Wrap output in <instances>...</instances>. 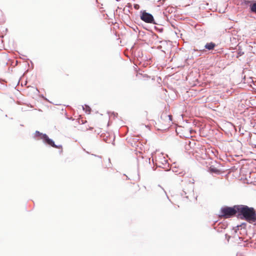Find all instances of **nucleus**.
Returning a JSON list of instances; mask_svg holds the SVG:
<instances>
[{
	"mask_svg": "<svg viewBox=\"0 0 256 256\" xmlns=\"http://www.w3.org/2000/svg\"><path fill=\"white\" fill-rule=\"evenodd\" d=\"M238 216L249 223L256 222V212L254 208L245 205H239Z\"/></svg>",
	"mask_w": 256,
	"mask_h": 256,
	"instance_id": "obj_1",
	"label": "nucleus"
},
{
	"mask_svg": "<svg viewBox=\"0 0 256 256\" xmlns=\"http://www.w3.org/2000/svg\"><path fill=\"white\" fill-rule=\"evenodd\" d=\"M172 115L168 113H162L160 118L156 122L158 129L164 130L168 128L172 124Z\"/></svg>",
	"mask_w": 256,
	"mask_h": 256,
	"instance_id": "obj_2",
	"label": "nucleus"
},
{
	"mask_svg": "<svg viewBox=\"0 0 256 256\" xmlns=\"http://www.w3.org/2000/svg\"><path fill=\"white\" fill-rule=\"evenodd\" d=\"M239 205L234 206L233 207H224L221 209L220 216L224 218H229L234 216L238 212Z\"/></svg>",
	"mask_w": 256,
	"mask_h": 256,
	"instance_id": "obj_3",
	"label": "nucleus"
},
{
	"mask_svg": "<svg viewBox=\"0 0 256 256\" xmlns=\"http://www.w3.org/2000/svg\"><path fill=\"white\" fill-rule=\"evenodd\" d=\"M140 19L147 23L154 24V18L153 16L145 11L140 12Z\"/></svg>",
	"mask_w": 256,
	"mask_h": 256,
	"instance_id": "obj_4",
	"label": "nucleus"
},
{
	"mask_svg": "<svg viewBox=\"0 0 256 256\" xmlns=\"http://www.w3.org/2000/svg\"><path fill=\"white\" fill-rule=\"evenodd\" d=\"M42 140H44V142H46L48 144L52 146V147H54V148H59V149H62V146H61V145H60V146L56 145L54 144V142L52 140L50 139L46 134H44L42 136Z\"/></svg>",
	"mask_w": 256,
	"mask_h": 256,
	"instance_id": "obj_5",
	"label": "nucleus"
},
{
	"mask_svg": "<svg viewBox=\"0 0 256 256\" xmlns=\"http://www.w3.org/2000/svg\"><path fill=\"white\" fill-rule=\"evenodd\" d=\"M134 193H137L139 191H141L140 192H143L144 190H146V187L144 186H142V188H140V186L136 184V185H134Z\"/></svg>",
	"mask_w": 256,
	"mask_h": 256,
	"instance_id": "obj_6",
	"label": "nucleus"
},
{
	"mask_svg": "<svg viewBox=\"0 0 256 256\" xmlns=\"http://www.w3.org/2000/svg\"><path fill=\"white\" fill-rule=\"evenodd\" d=\"M209 171L210 173H214L216 174H220V170H219L216 168L214 167V166H211L209 168Z\"/></svg>",
	"mask_w": 256,
	"mask_h": 256,
	"instance_id": "obj_7",
	"label": "nucleus"
},
{
	"mask_svg": "<svg viewBox=\"0 0 256 256\" xmlns=\"http://www.w3.org/2000/svg\"><path fill=\"white\" fill-rule=\"evenodd\" d=\"M215 46L216 45L214 43L210 42V43H207L205 45V48H206L208 50H212L215 47Z\"/></svg>",
	"mask_w": 256,
	"mask_h": 256,
	"instance_id": "obj_8",
	"label": "nucleus"
},
{
	"mask_svg": "<svg viewBox=\"0 0 256 256\" xmlns=\"http://www.w3.org/2000/svg\"><path fill=\"white\" fill-rule=\"evenodd\" d=\"M44 134H42V133H40L38 131H36L35 134H34V136H35V137H40V139H42V136Z\"/></svg>",
	"mask_w": 256,
	"mask_h": 256,
	"instance_id": "obj_9",
	"label": "nucleus"
},
{
	"mask_svg": "<svg viewBox=\"0 0 256 256\" xmlns=\"http://www.w3.org/2000/svg\"><path fill=\"white\" fill-rule=\"evenodd\" d=\"M250 10L252 12L256 13V3L250 6Z\"/></svg>",
	"mask_w": 256,
	"mask_h": 256,
	"instance_id": "obj_10",
	"label": "nucleus"
},
{
	"mask_svg": "<svg viewBox=\"0 0 256 256\" xmlns=\"http://www.w3.org/2000/svg\"><path fill=\"white\" fill-rule=\"evenodd\" d=\"M82 108L84 110H85L86 112H90V108L88 106H82Z\"/></svg>",
	"mask_w": 256,
	"mask_h": 256,
	"instance_id": "obj_11",
	"label": "nucleus"
},
{
	"mask_svg": "<svg viewBox=\"0 0 256 256\" xmlns=\"http://www.w3.org/2000/svg\"><path fill=\"white\" fill-rule=\"evenodd\" d=\"M134 8H136V9H138L139 8V6L138 4H134Z\"/></svg>",
	"mask_w": 256,
	"mask_h": 256,
	"instance_id": "obj_12",
	"label": "nucleus"
}]
</instances>
